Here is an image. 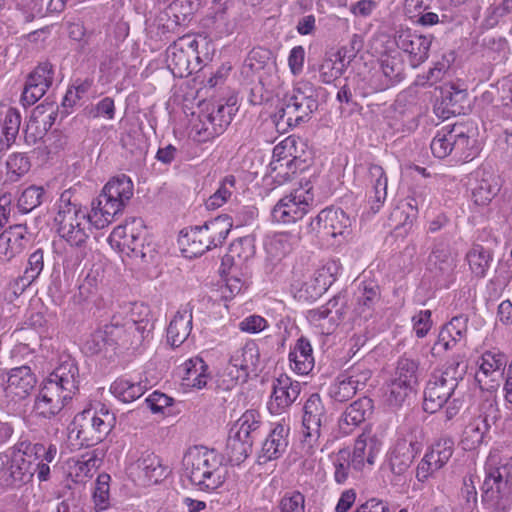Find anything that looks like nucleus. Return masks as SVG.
<instances>
[{
  "label": "nucleus",
  "instance_id": "obj_15",
  "mask_svg": "<svg viewBox=\"0 0 512 512\" xmlns=\"http://www.w3.org/2000/svg\"><path fill=\"white\" fill-rule=\"evenodd\" d=\"M260 360V352L257 344L253 341L245 343L242 347L235 349L225 369L223 386L231 389L238 382H245L249 373L256 369Z\"/></svg>",
  "mask_w": 512,
  "mask_h": 512
},
{
  "label": "nucleus",
  "instance_id": "obj_7",
  "mask_svg": "<svg viewBox=\"0 0 512 512\" xmlns=\"http://www.w3.org/2000/svg\"><path fill=\"white\" fill-rule=\"evenodd\" d=\"M36 384L37 377L27 365L0 371V405L9 414L24 413Z\"/></svg>",
  "mask_w": 512,
  "mask_h": 512
},
{
  "label": "nucleus",
  "instance_id": "obj_30",
  "mask_svg": "<svg viewBox=\"0 0 512 512\" xmlns=\"http://www.w3.org/2000/svg\"><path fill=\"white\" fill-rule=\"evenodd\" d=\"M370 378L369 371L353 367L340 374L330 387V396L339 402L353 397L357 390L363 387Z\"/></svg>",
  "mask_w": 512,
  "mask_h": 512
},
{
  "label": "nucleus",
  "instance_id": "obj_42",
  "mask_svg": "<svg viewBox=\"0 0 512 512\" xmlns=\"http://www.w3.org/2000/svg\"><path fill=\"white\" fill-rule=\"evenodd\" d=\"M299 241L298 233L278 232L266 237L265 249L270 257L281 259L291 253L298 246Z\"/></svg>",
  "mask_w": 512,
  "mask_h": 512
},
{
  "label": "nucleus",
  "instance_id": "obj_59",
  "mask_svg": "<svg viewBox=\"0 0 512 512\" xmlns=\"http://www.w3.org/2000/svg\"><path fill=\"white\" fill-rule=\"evenodd\" d=\"M44 195L45 190L40 186H30L23 190L17 202L20 212H31L42 203Z\"/></svg>",
  "mask_w": 512,
  "mask_h": 512
},
{
  "label": "nucleus",
  "instance_id": "obj_62",
  "mask_svg": "<svg viewBox=\"0 0 512 512\" xmlns=\"http://www.w3.org/2000/svg\"><path fill=\"white\" fill-rule=\"evenodd\" d=\"M453 151L459 159H468L473 156L471 152L474 140L464 133L461 127H453Z\"/></svg>",
  "mask_w": 512,
  "mask_h": 512
},
{
  "label": "nucleus",
  "instance_id": "obj_4",
  "mask_svg": "<svg viewBox=\"0 0 512 512\" xmlns=\"http://www.w3.org/2000/svg\"><path fill=\"white\" fill-rule=\"evenodd\" d=\"M484 469L483 502L493 512H507L512 507V455L491 452Z\"/></svg>",
  "mask_w": 512,
  "mask_h": 512
},
{
  "label": "nucleus",
  "instance_id": "obj_25",
  "mask_svg": "<svg viewBox=\"0 0 512 512\" xmlns=\"http://www.w3.org/2000/svg\"><path fill=\"white\" fill-rule=\"evenodd\" d=\"M71 400L52 382L43 381L35 396L32 413L36 417L50 419L59 414L67 402Z\"/></svg>",
  "mask_w": 512,
  "mask_h": 512
},
{
  "label": "nucleus",
  "instance_id": "obj_39",
  "mask_svg": "<svg viewBox=\"0 0 512 512\" xmlns=\"http://www.w3.org/2000/svg\"><path fill=\"white\" fill-rule=\"evenodd\" d=\"M341 270L340 264L336 260L327 261L315 274L311 283L304 284L305 291L311 298H317L325 293L335 282Z\"/></svg>",
  "mask_w": 512,
  "mask_h": 512
},
{
  "label": "nucleus",
  "instance_id": "obj_41",
  "mask_svg": "<svg viewBox=\"0 0 512 512\" xmlns=\"http://www.w3.org/2000/svg\"><path fill=\"white\" fill-rule=\"evenodd\" d=\"M373 409L372 400L360 398L350 404L341 416L339 427L345 434L351 433L357 426L364 422Z\"/></svg>",
  "mask_w": 512,
  "mask_h": 512
},
{
  "label": "nucleus",
  "instance_id": "obj_28",
  "mask_svg": "<svg viewBox=\"0 0 512 512\" xmlns=\"http://www.w3.org/2000/svg\"><path fill=\"white\" fill-rule=\"evenodd\" d=\"M181 371L180 389L183 393L202 390L211 380L209 366L199 357L186 360L181 366Z\"/></svg>",
  "mask_w": 512,
  "mask_h": 512
},
{
  "label": "nucleus",
  "instance_id": "obj_10",
  "mask_svg": "<svg viewBox=\"0 0 512 512\" xmlns=\"http://www.w3.org/2000/svg\"><path fill=\"white\" fill-rule=\"evenodd\" d=\"M147 228L142 218H128L123 225L113 229L108 237L110 246L121 256L148 261L153 257V249L146 244Z\"/></svg>",
  "mask_w": 512,
  "mask_h": 512
},
{
  "label": "nucleus",
  "instance_id": "obj_46",
  "mask_svg": "<svg viewBox=\"0 0 512 512\" xmlns=\"http://www.w3.org/2000/svg\"><path fill=\"white\" fill-rule=\"evenodd\" d=\"M146 391V386L140 381H134L126 376L117 378L110 386V392L115 398L130 403L140 398Z\"/></svg>",
  "mask_w": 512,
  "mask_h": 512
},
{
  "label": "nucleus",
  "instance_id": "obj_9",
  "mask_svg": "<svg viewBox=\"0 0 512 512\" xmlns=\"http://www.w3.org/2000/svg\"><path fill=\"white\" fill-rule=\"evenodd\" d=\"M318 108L317 95L309 82H298L280 101L274 114L276 126L295 127Z\"/></svg>",
  "mask_w": 512,
  "mask_h": 512
},
{
  "label": "nucleus",
  "instance_id": "obj_13",
  "mask_svg": "<svg viewBox=\"0 0 512 512\" xmlns=\"http://www.w3.org/2000/svg\"><path fill=\"white\" fill-rule=\"evenodd\" d=\"M232 227L233 220L229 215H221L205 222L202 226L192 227L186 234L192 253L201 255L221 245Z\"/></svg>",
  "mask_w": 512,
  "mask_h": 512
},
{
  "label": "nucleus",
  "instance_id": "obj_11",
  "mask_svg": "<svg viewBox=\"0 0 512 512\" xmlns=\"http://www.w3.org/2000/svg\"><path fill=\"white\" fill-rule=\"evenodd\" d=\"M353 220L341 209L326 208L310 220L306 229L312 238L325 245H339L352 232Z\"/></svg>",
  "mask_w": 512,
  "mask_h": 512
},
{
  "label": "nucleus",
  "instance_id": "obj_33",
  "mask_svg": "<svg viewBox=\"0 0 512 512\" xmlns=\"http://www.w3.org/2000/svg\"><path fill=\"white\" fill-rule=\"evenodd\" d=\"M301 385L293 381L287 375H281L273 384V392L268 403V409L272 414H280L292 405L298 398Z\"/></svg>",
  "mask_w": 512,
  "mask_h": 512
},
{
  "label": "nucleus",
  "instance_id": "obj_8",
  "mask_svg": "<svg viewBox=\"0 0 512 512\" xmlns=\"http://www.w3.org/2000/svg\"><path fill=\"white\" fill-rule=\"evenodd\" d=\"M132 196L133 183L129 177L122 175L107 182L102 193L92 203L95 228L102 229L108 226Z\"/></svg>",
  "mask_w": 512,
  "mask_h": 512
},
{
  "label": "nucleus",
  "instance_id": "obj_34",
  "mask_svg": "<svg viewBox=\"0 0 512 512\" xmlns=\"http://www.w3.org/2000/svg\"><path fill=\"white\" fill-rule=\"evenodd\" d=\"M84 429L90 428L94 433L93 438L101 441L113 428L115 422L114 414L103 405L99 409H85L75 418Z\"/></svg>",
  "mask_w": 512,
  "mask_h": 512
},
{
  "label": "nucleus",
  "instance_id": "obj_3",
  "mask_svg": "<svg viewBox=\"0 0 512 512\" xmlns=\"http://www.w3.org/2000/svg\"><path fill=\"white\" fill-rule=\"evenodd\" d=\"M462 375L459 363L454 362L435 371L424 391L423 409L431 414L444 409L446 420L453 419L462 408V401L455 396Z\"/></svg>",
  "mask_w": 512,
  "mask_h": 512
},
{
  "label": "nucleus",
  "instance_id": "obj_54",
  "mask_svg": "<svg viewBox=\"0 0 512 512\" xmlns=\"http://www.w3.org/2000/svg\"><path fill=\"white\" fill-rule=\"evenodd\" d=\"M415 390V388L391 378L384 394L385 403L393 409L399 408Z\"/></svg>",
  "mask_w": 512,
  "mask_h": 512
},
{
  "label": "nucleus",
  "instance_id": "obj_64",
  "mask_svg": "<svg viewBox=\"0 0 512 512\" xmlns=\"http://www.w3.org/2000/svg\"><path fill=\"white\" fill-rule=\"evenodd\" d=\"M334 466V479L338 484L346 482L349 476L351 465L350 452L348 450L338 451L332 458Z\"/></svg>",
  "mask_w": 512,
  "mask_h": 512
},
{
  "label": "nucleus",
  "instance_id": "obj_22",
  "mask_svg": "<svg viewBox=\"0 0 512 512\" xmlns=\"http://www.w3.org/2000/svg\"><path fill=\"white\" fill-rule=\"evenodd\" d=\"M507 358L498 350L484 352L478 360L475 380L483 391H495L503 379Z\"/></svg>",
  "mask_w": 512,
  "mask_h": 512
},
{
  "label": "nucleus",
  "instance_id": "obj_55",
  "mask_svg": "<svg viewBox=\"0 0 512 512\" xmlns=\"http://www.w3.org/2000/svg\"><path fill=\"white\" fill-rule=\"evenodd\" d=\"M391 378L416 389L418 385V364L409 358L399 359Z\"/></svg>",
  "mask_w": 512,
  "mask_h": 512
},
{
  "label": "nucleus",
  "instance_id": "obj_24",
  "mask_svg": "<svg viewBox=\"0 0 512 512\" xmlns=\"http://www.w3.org/2000/svg\"><path fill=\"white\" fill-rule=\"evenodd\" d=\"M399 49L408 55L410 65L414 68L421 65L428 58L432 37L418 34L410 28L400 27L394 36Z\"/></svg>",
  "mask_w": 512,
  "mask_h": 512
},
{
  "label": "nucleus",
  "instance_id": "obj_58",
  "mask_svg": "<svg viewBox=\"0 0 512 512\" xmlns=\"http://www.w3.org/2000/svg\"><path fill=\"white\" fill-rule=\"evenodd\" d=\"M167 61L174 74L183 76L184 73L189 72L190 55L188 51L180 48L176 42L170 45L167 50Z\"/></svg>",
  "mask_w": 512,
  "mask_h": 512
},
{
  "label": "nucleus",
  "instance_id": "obj_38",
  "mask_svg": "<svg viewBox=\"0 0 512 512\" xmlns=\"http://www.w3.org/2000/svg\"><path fill=\"white\" fill-rule=\"evenodd\" d=\"M471 199L479 206L487 205L499 191L496 178L485 171H477L470 181Z\"/></svg>",
  "mask_w": 512,
  "mask_h": 512
},
{
  "label": "nucleus",
  "instance_id": "obj_17",
  "mask_svg": "<svg viewBox=\"0 0 512 512\" xmlns=\"http://www.w3.org/2000/svg\"><path fill=\"white\" fill-rule=\"evenodd\" d=\"M313 195L308 189L298 188L282 197L271 212L277 223L290 224L302 219L312 205Z\"/></svg>",
  "mask_w": 512,
  "mask_h": 512
},
{
  "label": "nucleus",
  "instance_id": "obj_18",
  "mask_svg": "<svg viewBox=\"0 0 512 512\" xmlns=\"http://www.w3.org/2000/svg\"><path fill=\"white\" fill-rule=\"evenodd\" d=\"M358 176H363L366 187V208L368 215L380 211L387 198V177L383 168L377 164L359 165L355 170Z\"/></svg>",
  "mask_w": 512,
  "mask_h": 512
},
{
  "label": "nucleus",
  "instance_id": "obj_14",
  "mask_svg": "<svg viewBox=\"0 0 512 512\" xmlns=\"http://www.w3.org/2000/svg\"><path fill=\"white\" fill-rule=\"evenodd\" d=\"M325 419V407L318 394H312L303 407L301 447L306 455L320 449L321 427Z\"/></svg>",
  "mask_w": 512,
  "mask_h": 512
},
{
  "label": "nucleus",
  "instance_id": "obj_2",
  "mask_svg": "<svg viewBox=\"0 0 512 512\" xmlns=\"http://www.w3.org/2000/svg\"><path fill=\"white\" fill-rule=\"evenodd\" d=\"M182 465V476L200 491H215L226 481L227 467L222 455L214 449L191 447L185 453Z\"/></svg>",
  "mask_w": 512,
  "mask_h": 512
},
{
  "label": "nucleus",
  "instance_id": "obj_40",
  "mask_svg": "<svg viewBox=\"0 0 512 512\" xmlns=\"http://www.w3.org/2000/svg\"><path fill=\"white\" fill-rule=\"evenodd\" d=\"M456 267V258L448 244L435 245L429 259L428 269L436 278H448Z\"/></svg>",
  "mask_w": 512,
  "mask_h": 512
},
{
  "label": "nucleus",
  "instance_id": "obj_37",
  "mask_svg": "<svg viewBox=\"0 0 512 512\" xmlns=\"http://www.w3.org/2000/svg\"><path fill=\"white\" fill-rule=\"evenodd\" d=\"M289 367L298 375H308L314 368L315 359L313 348L310 341L305 337H300L290 347Z\"/></svg>",
  "mask_w": 512,
  "mask_h": 512
},
{
  "label": "nucleus",
  "instance_id": "obj_47",
  "mask_svg": "<svg viewBox=\"0 0 512 512\" xmlns=\"http://www.w3.org/2000/svg\"><path fill=\"white\" fill-rule=\"evenodd\" d=\"M493 256L491 252L481 245H473L465 255V262L467 263L471 274L477 278L486 276L490 268Z\"/></svg>",
  "mask_w": 512,
  "mask_h": 512
},
{
  "label": "nucleus",
  "instance_id": "obj_26",
  "mask_svg": "<svg viewBox=\"0 0 512 512\" xmlns=\"http://www.w3.org/2000/svg\"><path fill=\"white\" fill-rule=\"evenodd\" d=\"M381 449L382 441L376 434L362 433L355 440L352 454H350L352 468L357 471L371 468Z\"/></svg>",
  "mask_w": 512,
  "mask_h": 512
},
{
  "label": "nucleus",
  "instance_id": "obj_53",
  "mask_svg": "<svg viewBox=\"0 0 512 512\" xmlns=\"http://www.w3.org/2000/svg\"><path fill=\"white\" fill-rule=\"evenodd\" d=\"M110 475L99 474L92 494V502L95 512H105L111 508L110 500Z\"/></svg>",
  "mask_w": 512,
  "mask_h": 512
},
{
  "label": "nucleus",
  "instance_id": "obj_49",
  "mask_svg": "<svg viewBox=\"0 0 512 512\" xmlns=\"http://www.w3.org/2000/svg\"><path fill=\"white\" fill-rule=\"evenodd\" d=\"M379 300V290L376 285L364 286L357 296L353 309L355 318L360 320L369 319L374 311V306Z\"/></svg>",
  "mask_w": 512,
  "mask_h": 512
},
{
  "label": "nucleus",
  "instance_id": "obj_6",
  "mask_svg": "<svg viewBox=\"0 0 512 512\" xmlns=\"http://www.w3.org/2000/svg\"><path fill=\"white\" fill-rule=\"evenodd\" d=\"M57 455L55 444L21 443L14 453L11 464V476L15 481L27 482L34 474L40 482L50 478L49 464Z\"/></svg>",
  "mask_w": 512,
  "mask_h": 512
},
{
  "label": "nucleus",
  "instance_id": "obj_56",
  "mask_svg": "<svg viewBox=\"0 0 512 512\" xmlns=\"http://www.w3.org/2000/svg\"><path fill=\"white\" fill-rule=\"evenodd\" d=\"M453 137V130L449 126H444L437 131L430 145L433 155L441 159L453 153Z\"/></svg>",
  "mask_w": 512,
  "mask_h": 512
},
{
  "label": "nucleus",
  "instance_id": "obj_16",
  "mask_svg": "<svg viewBox=\"0 0 512 512\" xmlns=\"http://www.w3.org/2000/svg\"><path fill=\"white\" fill-rule=\"evenodd\" d=\"M261 425V416L257 410L245 411L235 422L230 431L228 447L233 451L236 461L245 459L252 450V433Z\"/></svg>",
  "mask_w": 512,
  "mask_h": 512
},
{
  "label": "nucleus",
  "instance_id": "obj_50",
  "mask_svg": "<svg viewBox=\"0 0 512 512\" xmlns=\"http://www.w3.org/2000/svg\"><path fill=\"white\" fill-rule=\"evenodd\" d=\"M347 63L337 52H329L325 55L319 65V77L323 83L330 84L338 79L343 72Z\"/></svg>",
  "mask_w": 512,
  "mask_h": 512
},
{
  "label": "nucleus",
  "instance_id": "obj_27",
  "mask_svg": "<svg viewBox=\"0 0 512 512\" xmlns=\"http://www.w3.org/2000/svg\"><path fill=\"white\" fill-rule=\"evenodd\" d=\"M231 0H214L212 13L202 22L208 33L215 38H223L234 33L237 28L235 18L227 14Z\"/></svg>",
  "mask_w": 512,
  "mask_h": 512
},
{
  "label": "nucleus",
  "instance_id": "obj_36",
  "mask_svg": "<svg viewBox=\"0 0 512 512\" xmlns=\"http://www.w3.org/2000/svg\"><path fill=\"white\" fill-rule=\"evenodd\" d=\"M28 243L27 228L14 225L0 234V261L8 262L25 249Z\"/></svg>",
  "mask_w": 512,
  "mask_h": 512
},
{
  "label": "nucleus",
  "instance_id": "obj_5",
  "mask_svg": "<svg viewBox=\"0 0 512 512\" xmlns=\"http://www.w3.org/2000/svg\"><path fill=\"white\" fill-rule=\"evenodd\" d=\"M103 329L111 344L133 345L149 337L154 321L147 306L135 303L115 312Z\"/></svg>",
  "mask_w": 512,
  "mask_h": 512
},
{
  "label": "nucleus",
  "instance_id": "obj_19",
  "mask_svg": "<svg viewBox=\"0 0 512 512\" xmlns=\"http://www.w3.org/2000/svg\"><path fill=\"white\" fill-rule=\"evenodd\" d=\"M223 105L207 107L201 111L191 126L190 135L197 142H207L224 132L231 121L230 115H225Z\"/></svg>",
  "mask_w": 512,
  "mask_h": 512
},
{
  "label": "nucleus",
  "instance_id": "obj_31",
  "mask_svg": "<svg viewBox=\"0 0 512 512\" xmlns=\"http://www.w3.org/2000/svg\"><path fill=\"white\" fill-rule=\"evenodd\" d=\"M290 424L285 419L273 423L272 428L262 444L259 459L261 462L280 458L288 447Z\"/></svg>",
  "mask_w": 512,
  "mask_h": 512
},
{
  "label": "nucleus",
  "instance_id": "obj_63",
  "mask_svg": "<svg viewBox=\"0 0 512 512\" xmlns=\"http://www.w3.org/2000/svg\"><path fill=\"white\" fill-rule=\"evenodd\" d=\"M193 12L191 0H173L166 8L165 14L173 17L175 25H182Z\"/></svg>",
  "mask_w": 512,
  "mask_h": 512
},
{
  "label": "nucleus",
  "instance_id": "obj_21",
  "mask_svg": "<svg viewBox=\"0 0 512 512\" xmlns=\"http://www.w3.org/2000/svg\"><path fill=\"white\" fill-rule=\"evenodd\" d=\"M299 145L303 151L302 141L294 136H288L273 148L269 170L271 173H276L275 177H281L282 181H286L291 174L295 173V162L302 158Z\"/></svg>",
  "mask_w": 512,
  "mask_h": 512
},
{
  "label": "nucleus",
  "instance_id": "obj_51",
  "mask_svg": "<svg viewBox=\"0 0 512 512\" xmlns=\"http://www.w3.org/2000/svg\"><path fill=\"white\" fill-rule=\"evenodd\" d=\"M248 284V273L243 272L241 267L231 265L225 278V284L221 288L222 296L225 299H232L247 289Z\"/></svg>",
  "mask_w": 512,
  "mask_h": 512
},
{
  "label": "nucleus",
  "instance_id": "obj_20",
  "mask_svg": "<svg viewBox=\"0 0 512 512\" xmlns=\"http://www.w3.org/2000/svg\"><path fill=\"white\" fill-rule=\"evenodd\" d=\"M454 452V441L444 437L431 444L416 468V478L425 482L438 470L443 468L450 460Z\"/></svg>",
  "mask_w": 512,
  "mask_h": 512
},
{
  "label": "nucleus",
  "instance_id": "obj_48",
  "mask_svg": "<svg viewBox=\"0 0 512 512\" xmlns=\"http://www.w3.org/2000/svg\"><path fill=\"white\" fill-rule=\"evenodd\" d=\"M255 254L254 238L245 236L233 241L229 247V252L224 259L225 262H231L232 266L241 267Z\"/></svg>",
  "mask_w": 512,
  "mask_h": 512
},
{
  "label": "nucleus",
  "instance_id": "obj_52",
  "mask_svg": "<svg viewBox=\"0 0 512 512\" xmlns=\"http://www.w3.org/2000/svg\"><path fill=\"white\" fill-rule=\"evenodd\" d=\"M309 321L318 329L319 333L329 335L338 325V311H332L327 306H322L309 312Z\"/></svg>",
  "mask_w": 512,
  "mask_h": 512
},
{
  "label": "nucleus",
  "instance_id": "obj_1",
  "mask_svg": "<svg viewBox=\"0 0 512 512\" xmlns=\"http://www.w3.org/2000/svg\"><path fill=\"white\" fill-rule=\"evenodd\" d=\"M54 222L66 243L62 251H58V244L54 243L55 251L62 255L65 269L75 270L87 254L90 226L94 225L92 211L88 213L81 205L71 202L70 194L64 192L56 203Z\"/></svg>",
  "mask_w": 512,
  "mask_h": 512
},
{
  "label": "nucleus",
  "instance_id": "obj_57",
  "mask_svg": "<svg viewBox=\"0 0 512 512\" xmlns=\"http://www.w3.org/2000/svg\"><path fill=\"white\" fill-rule=\"evenodd\" d=\"M235 177L227 176L220 183L218 189L207 199L208 209H217L223 206L235 192Z\"/></svg>",
  "mask_w": 512,
  "mask_h": 512
},
{
  "label": "nucleus",
  "instance_id": "obj_44",
  "mask_svg": "<svg viewBox=\"0 0 512 512\" xmlns=\"http://www.w3.org/2000/svg\"><path fill=\"white\" fill-rule=\"evenodd\" d=\"M0 151L7 150L15 141L21 124L20 112L15 108L0 110Z\"/></svg>",
  "mask_w": 512,
  "mask_h": 512
},
{
  "label": "nucleus",
  "instance_id": "obj_29",
  "mask_svg": "<svg viewBox=\"0 0 512 512\" xmlns=\"http://www.w3.org/2000/svg\"><path fill=\"white\" fill-rule=\"evenodd\" d=\"M52 382L66 396L72 399L78 391L79 369L76 361L70 356H63L58 366L45 379Z\"/></svg>",
  "mask_w": 512,
  "mask_h": 512
},
{
  "label": "nucleus",
  "instance_id": "obj_43",
  "mask_svg": "<svg viewBox=\"0 0 512 512\" xmlns=\"http://www.w3.org/2000/svg\"><path fill=\"white\" fill-rule=\"evenodd\" d=\"M489 430V424L481 416L470 418L464 425L460 445L466 451L476 450Z\"/></svg>",
  "mask_w": 512,
  "mask_h": 512
},
{
  "label": "nucleus",
  "instance_id": "obj_23",
  "mask_svg": "<svg viewBox=\"0 0 512 512\" xmlns=\"http://www.w3.org/2000/svg\"><path fill=\"white\" fill-rule=\"evenodd\" d=\"M424 437L421 431L414 430L399 438L390 451L389 464L396 474L403 473L421 451Z\"/></svg>",
  "mask_w": 512,
  "mask_h": 512
},
{
  "label": "nucleus",
  "instance_id": "obj_60",
  "mask_svg": "<svg viewBox=\"0 0 512 512\" xmlns=\"http://www.w3.org/2000/svg\"><path fill=\"white\" fill-rule=\"evenodd\" d=\"M460 512H472L477 504V490L472 476L465 477L458 495Z\"/></svg>",
  "mask_w": 512,
  "mask_h": 512
},
{
  "label": "nucleus",
  "instance_id": "obj_45",
  "mask_svg": "<svg viewBox=\"0 0 512 512\" xmlns=\"http://www.w3.org/2000/svg\"><path fill=\"white\" fill-rule=\"evenodd\" d=\"M98 467V459L93 454L74 457L67 461V474L76 483L91 478Z\"/></svg>",
  "mask_w": 512,
  "mask_h": 512
},
{
  "label": "nucleus",
  "instance_id": "obj_12",
  "mask_svg": "<svg viewBox=\"0 0 512 512\" xmlns=\"http://www.w3.org/2000/svg\"><path fill=\"white\" fill-rule=\"evenodd\" d=\"M125 463L128 478L140 487L157 484L169 473L168 467L162 464L160 458L148 451H129Z\"/></svg>",
  "mask_w": 512,
  "mask_h": 512
},
{
  "label": "nucleus",
  "instance_id": "obj_61",
  "mask_svg": "<svg viewBox=\"0 0 512 512\" xmlns=\"http://www.w3.org/2000/svg\"><path fill=\"white\" fill-rule=\"evenodd\" d=\"M7 178L12 181H18L30 169L28 158L21 153L11 154L7 160Z\"/></svg>",
  "mask_w": 512,
  "mask_h": 512
},
{
  "label": "nucleus",
  "instance_id": "obj_32",
  "mask_svg": "<svg viewBox=\"0 0 512 512\" xmlns=\"http://www.w3.org/2000/svg\"><path fill=\"white\" fill-rule=\"evenodd\" d=\"M401 63L396 57L384 56L380 59L378 68L374 69L369 79L367 88H363V94L384 90L400 80Z\"/></svg>",
  "mask_w": 512,
  "mask_h": 512
},
{
  "label": "nucleus",
  "instance_id": "obj_35",
  "mask_svg": "<svg viewBox=\"0 0 512 512\" xmlns=\"http://www.w3.org/2000/svg\"><path fill=\"white\" fill-rule=\"evenodd\" d=\"M193 306L190 303L181 305L167 328V341L173 347L185 343L192 331Z\"/></svg>",
  "mask_w": 512,
  "mask_h": 512
}]
</instances>
